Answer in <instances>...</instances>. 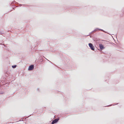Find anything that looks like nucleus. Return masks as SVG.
<instances>
[{
    "label": "nucleus",
    "mask_w": 124,
    "mask_h": 124,
    "mask_svg": "<svg viewBox=\"0 0 124 124\" xmlns=\"http://www.w3.org/2000/svg\"><path fill=\"white\" fill-rule=\"evenodd\" d=\"M89 45L91 49L92 50L94 51V48L93 44L91 43L89 44Z\"/></svg>",
    "instance_id": "obj_1"
},
{
    "label": "nucleus",
    "mask_w": 124,
    "mask_h": 124,
    "mask_svg": "<svg viewBox=\"0 0 124 124\" xmlns=\"http://www.w3.org/2000/svg\"><path fill=\"white\" fill-rule=\"evenodd\" d=\"M34 68V65H32L29 66L28 69L29 70H31Z\"/></svg>",
    "instance_id": "obj_2"
},
{
    "label": "nucleus",
    "mask_w": 124,
    "mask_h": 124,
    "mask_svg": "<svg viewBox=\"0 0 124 124\" xmlns=\"http://www.w3.org/2000/svg\"><path fill=\"white\" fill-rule=\"evenodd\" d=\"M59 120L58 119H55L52 121L51 123L52 124H54V123H56Z\"/></svg>",
    "instance_id": "obj_3"
},
{
    "label": "nucleus",
    "mask_w": 124,
    "mask_h": 124,
    "mask_svg": "<svg viewBox=\"0 0 124 124\" xmlns=\"http://www.w3.org/2000/svg\"><path fill=\"white\" fill-rule=\"evenodd\" d=\"M99 47L100 49L101 50H102L104 49V47L103 46L102 44H100L99 45Z\"/></svg>",
    "instance_id": "obj_4"
},
{
    "label": "nucleus",
    "mask_w": 124,
    "mask_h": 124,
    "mask_svg": "<svg viewBox=\"0 0 124 124\" xmlns=\"http://www.w3.org/2000/svg\"><path fill=\"white\" fill-rule=\"evenodd\" d=\"M98 30H99V29L98 28H96L94 30V31H93L91 33H90L91 34V33H92L93 32L96 31H97Z\"/></svg>",
    "instance_id": "obj_5"
},
{
    "label": "nucleus",
    "mask_w": 124,
    "mask_h": 124,
    "mask_svg": "<svg viewBox=\"0 0 124 124\" xmlns=\"http://www.w3.org/2000/svg\"><path fill=\"white\" fill-rule=\"evenodd\" d=\"M16 65H13L12 66V67L13 68H16Z\"/></svg>",
    "instance_id": "obj_6"
},
{
    "label": "nucleus",
    "mask_w": 124,
    "mask_h": 124,
    "mask_svg": "<svg viewBox=\"0 0 124 124\" xmlns=\"http://www.w3.org/2000/svg\"><path fill=\"white\" fill-rule=\"evenodd\" d=\"M99 30H100L101 31H104L102 29H99Z\"/></svg>",
    "instance_id": "obj_7"
},
{
    "label": "nucleus",
    "mask_w": 124,
    "mask_h": 124,
    "mask_svg": "<svg viewBox=\"0 0 124 124\" xmlns=\"http://www.w3.org/2000/svg\"><path fill=\"white\" fill-rule=\"evenodd\" d=\"M111 106V105H109L107 106L108 107V106Z\"/></svg>",
    "instance_id": "obj_8"
},
{
    "label": "nucleus",
    "mask_w": 124,
    "mask_h": 124,
    "mask_svg": "<svg viewBox=\"0 0 124 124\" xmlns=\"http://www.w3.org/2000/svg\"><path fill=\"white\" fill-rule=\"evenodd\" d=\"M37 89V90L38 91H39V88H38Z\"/></svg>",
    "instance_id": "obj_9"
},
{
    "label": "nucleus",
    "mask_w": 124,
    "mask_h": 124,
    "mask_svg": "<svg viewBox=\"0 0 124 124\" xmlns=\"http://www.w3.org/2000/svg\"><path fill=\"white\" fill-rule=\"evenodd\" d=\"M20 6H21L22 5L21 4H20Z\"/></svg>",
    "instance_id": "obj_10"
},
{
    "label": "nucleus",
    "mask_w": 124,
    "mask_h": 124,
    "mask_svg": "<svg viewBox=\"0 0 124 124\" xmlns=\"http://www.w3.org/2000/svg\"><path fill=\"white\" fill-rule=\"evenodd\" d=\"M4 46H5L4 45Z\"/></svg>",
    "instance_id": "obj_11"
}]
</instances>
